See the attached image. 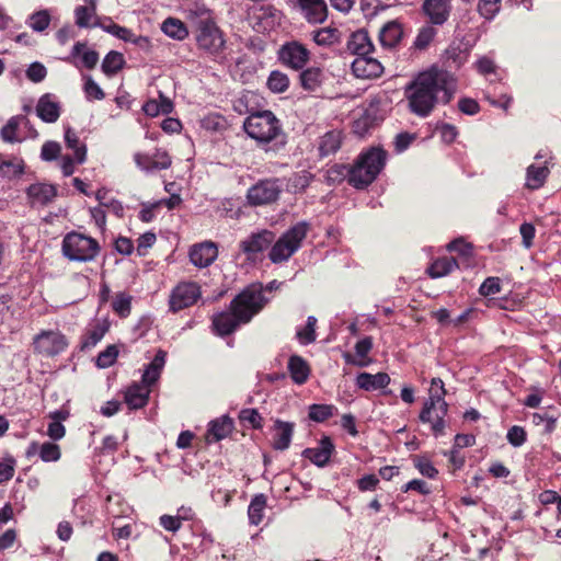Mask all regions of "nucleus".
Wrapping results in <instances>:
<instances>
[{
    "label": "nucleus",
    "instance_id": "44",
    "mask_svg": "<svg viewBox=\"0 0 561 561\" xmlns=\"http://www.w3.org/2000/svg\"><path fill=\"white\" fill-rule=\"evenodd\" d=\"M316 325H317V318L313 316H309L307 318L306 325L304 328L297 329L296 337L298 339L300 344L308 345L316 341V339H317Z\"/></svg>",
    "mask_w": 561,
    "mask_h": 561
},
{
    "label": "nucleus",
    "instance_id": "41",
    "mask_svg": "<svg viewBox=\"0 0 561 561\" xmlns=\"http://www.w3.org/2000/svg\"><path fill=\"white\" fill-rule=\"evenodd\" d=\"M255 95L251 92H243L237 99L232 101V110L239 115H250V113H256L254 107Z\"/></svg>",
    "mask_w": 561,
    "mask_h": 561
},
{
    "label": "nucleus",
    "instance_id": "1",
    "mask_svg": "<svg viewBox=\"0 0 561 561\" xmlns=\"http://www.w3.org/2000/svg\"><path fill=\"white\" fill-rule=\"evenodd\" d=\"M457 89L456 77L438 66L420 72L407 87L405 98L411 113L427 117L437 103L447 104Z\"/></svg>",
    "mask_w": 561,
    "mask_h": 561
},
{
    "label": "nucleus",
    "instance_id": "42",
    "mask_svg": "<svg viewBox=\"0 0 561 561\" xmlns=\"http://www.w3.org/2000/svg\"><path fill=\"white\" fill-rule=\"evenodd\" d=\"M350 178V167L335 163L325 172V183L330 186L339 185Z\"/></svg>",
    "mask_w": 561,
    "mask_h": 561
},
{
    "label": "nucleus",
    "instance_id": "23",
    "mask_svg": "<svg viewBox=\"0 0 561 561\" xmlns=\"http://www.w3.org/2000/svg\"><path fill=\"white\" fill-rule=\"evenodd\" d=\"M403 37V27L398 20L387 22L379 31V42L383 47H396Z\"/></svg>",
    "mask_w": 561,
    "mask_h": 561
},
{
    "label": "nucleus",
    "instance_id": "43",
    "mask_svg": "<svg viewBox=\"0 0 561 561\" xmlns=\"http://www.w3.org/2000/svg\"><path fill=\"white\" fill-rule=\"evenodd\" d=\"M65 141L67 147L75 151L76 162L83 163L85 161L87 148L84 145H79V138L70 127L65 131Z\"/></svg>",
    "mask_w": 561,
    "mask_h": 561
},
{
    "label": "nucleus",
    "instance_id": "16",
    "mask_svg": "<svg viewBox=\"0 0 561 561\" xmlns=\"http://www.w3.org/2000/svg\"><path fill=\"white\" fill-rule=\"evenodd\" d=\"M422 10L433 25H443L449 19L451 3L450 0H424Z\"/></svg>",
    "mask_w": 561,
    "mask_h": 561
},
{
    "label": "nucleus",
    "instance_id": "27",
    "mask_svg": "<svg viewBox=\"0 0 561 561\" xmlns=\"http://www.w3.org/2000/svg\"><path fill=\"white\" fill-rule=\"evenodd\" d=\"M87 43L85 42H77L71 51L70 55L66 58H64L67 62H72V60L79 56H81V64L83 67L88 69H93L96 64L99 62V54L98 51L93 49H85Z\"/></svg>",
    "mask_w": 561,
    "mask_h": 561
},
{
    "label": "nucleus",
    "instance_id": "64",
    "mask_svg": "<svg viewBox=\"0 0 561 561\" xmlns=\"http://www.w3.org/2000/svg\"><path fill=\"white\" fill-rule=\"evenodd\" d=\"M414 466L417 468L421 474L431 479L434 478L438 472L432 462L426 458L415 457Z\"/></svg>",
    "mask_w": 561,
    "mask_h": 561
},
{
    "label": "nucleus",
    "instance_id": "12",
    "mask_svg": "<svg viewBox=\"0 0 561 561\" xmlns=\"http://www.w3.org/2000/svg\"><path fill=\"white\" fill-rule=\"evenodd\" d=\"M68 346L66 336L59 331H42L34 337V350L48 357L62 353Z\"/></svg>",
    "mask_w": 561,
    "mask_h": 561
},
{
    "label": "nucleus",
    "instance_id": "57",
    "mask_svg": "<svg viewBox=\"0 0 561 561\" xmlns=\"http://www.w3.org/2000/svg\"><path fill=\"white\" fill-rule=\"evenodd\" d=\"M46 76V67L38 61L32 62L26 69V78L34 83L42 82Z\"/></svg>",
    "mask_w": 561,
    "mask_h": 561
},
{
    "label": "nucleus",
    "instance_id": "35",
    "mask_svg": "<svg viewBox=\"0 0 561 561\" xmlns=\"http://www.w3.org/2000/svg\"><path fill=\"white\" fill-rule=\"evenodd\" d=\"M457 267L458 263L454 257H442L434 261L426 272L432 278H439L448 275Z\"/></svg>",
    "mask_w": 561,
    "mask_h": 561
},
{
    "label": "nucleus",
    "instance_id": "51",
    "mask_svg": "<svg viewBox=\"0 0 561 561\" xmlns=\"http://www.w3.org/2000/svg\"><path fill=\"white\" fill-rule=\"evenodd\" d=\"M501 0H479L478 12L485 20H493L500 11Z\"/></svg>",
    "mask_w": 561,
    "mask_h": 561
},
{
    "label": "nucleus",
    "instance_id": "37",
    "mask_svg": "<svg viewBox=\"0 0 561 561\" xmlns=\"http://www.w3.org/2000/svg\"><path fill=\"white\" fill-rule=\"evenodd\" d=\"M125 66V58L122 53L111 50L106 54L102 61V71L107 76L112 77L117 73Z\"/></svg>",
    "mask_w": 561,
    "mask_h": 561
},
{
    "label": "nucleus",
    "instance_id": "60",
    "mask_svg": "<svg viewBox=\"0 0 561 561\" xmlns=\"http://www.w3.org/2000/svg\"><path fill=\"white\" fill-rule=\"evenodd\" d=\"M508 443L514 447H520L526 442V432L522 426H512L506 435Z\"/></svg>",
    "mask_w": 561,
    "mask_h": 561
},
{
    "label": "nucleus",
    "instance_id": "53",
    "mask_svg": "<svg viewBox=\"0 0 561 561\" xmlns=\"http://www.w3.org/2000/svg\"><path fill=\"white\" fill-rule=\"evenodd\" d=\"M118 355V350L115 345H108L96 357V365L100 368H107L114 364Z\"/></svg>",
    "mask_w": 561,
    "mask_h": 561
},
{
    "label": "nucleus",
    "instance_id": "32",
    "mask_svg": "<svg viewBox=\"0 0 561 561\" xmlns=\"http://www.w3.org/2000/svg\"><path fill=\"white\" fill-rule=\"evenodd\" d=\"M288 370L293 381L297 385L305 383L310 375L308 363L298 355L290 356L288 360Z\"/></svg>",
    "mask_w": 561,
    "mask_h": 561
},
{
    "label": "nucleus",
    "instance_id": "49",
    "mask_svg": "<svg viewBox=\"0 0 561 561\" xmlns=\"http://www.w3.org/2000/svg\"><path fill=\"white\" fill-rule=\"evenodd\" d=\"M335 408L330 404H311L309 407V417L314 422H324L333 415Z\"/></svg>",
    "mask_w": 561,
    "mask_h": 561
},
{
    "label": "nucleus",
    "instance_id": "58",
    "mask_svg": "<svg viewBox=\"0 0 561 561\" xmlns=\"http://www.w3.org/2000/svg\"><path fill=\"white\" fill-rule=\"evenodd\" d=\"M373 125V117L370 114L365 112L360 117L354 121L353 131L358 136H365Z\"/></svg>",
    "mask_w": 561,
    "mask_h": 561
},
{
    "label": "nucleus",
    "instance_id": "33",
    "mask_svg": "<svg viewBox=\"0 0 561 561\" xmlns=\"http://www.w3.org/2000/svg\"><path fill=\"white\" fill-rule=\"evenodd\" d=\"M550 171L547 165L530 164L526 171V186L538 190L543 186Z\"/></svg>",
    "mask_w": 561,
    "mask_h": 561
},
{
    "label": "nucleus",
    "instance_id": "9",
    "mask_svg": "<svg viewBox=\"0 0 561 561\" xmlns=\"http://www.w3.org/2000/svg\"><path fill=\"white\" fill-rule=\"evenodd\" d=\"M447 411L448 404L445 399L440 396H430L420 413V421L431 423L435 436L443 435L446 426L445 416Z\"/></svg>",
    "mask_w": 561,
    "mask_h": 561
},
{
    "label": "nucleus",
    "instance_id": "21",
    "mask_svg": "<svg viewBox=\"0 0 561 561\" xmlns=\"http://www.w3.org/2000/svg\"><path fill=\"white\" fill-rule=\"evenodd\" d=\"M299 7L310 23H322L328 16V8L324 0H299Z\"/></svg>",
    "mask_w": 561,
    "mask_h": 561
},
{
    "label": "nucleus",
    "instance_id": "36",
    "mask_svg": "<svg viewBox=\"0 0 561 561\" xmlns=\"http://www.w3.org/2000/svg\"><path fill=\"white\" fill-rule=\"evenodd\" d=\"M266 507V496L264 494H256L252 497L248 507V516L251 525H259L264 516Z\"/></svg>",
    "mask_w": 561,
    "mask_h": 561
},
{
    "label": "nucleus",
    "instance_id": "7",
    "mask_svg": "<svg viewBox=\"0 0 561 561\" xmlns=\"http://www.w3.org/2000/svg\"><path fill=\"white\" fill-rule=\"evenodd\" d=\"M100 252L99 242L83 233L69 232L62 240V253L70 261L90 262Z\"/></svg>",
    "mask_w": 561,
    "mask_h": 561
},
{
    "label": "nucleus",
    "instance_id": "47",
    "mask_svg": "<svg viewBox=\"0 0 561 561\" xmlns=\"http://www.w3.org/2000/svg\"><path fill=\"white\" fill-rule=\"evenodd\" d=\"M312 39L319 46H331L339 42L336 28L324 27L312 32Z\"/></svg>",
    "mask_w": 561,
    "mask_h": 561
},
{
    "label": "nucleus",
    "instance_id": "40",
    "mask_svg": "<svg viewBox=\"0 0 561 561\" xmlns=\"http://www.w3.org/2000/svg\"><path fill=\"white\" fill-rule=\"evenodd\" d=\"M341 147L340 133L329 131L322 136L319 144V152L321 157H327L335 153Z\"/></svg>",
    "mask_w": 561,
    "mask_h": 561
},
{
    "label": "nucleus",
    "instance_id": "8",
    "mask_svg": "<svg viewBox=\"0 0 561 561\" xmlns=\"http://www.w3.org/2000/svg\"><path fill=\"white\" fill-rule=\"evenodd\" d=\"M274 240L275 233L271 230L263 229L252 232L239 242V253L234 259L239 260L244 255V262L254 265L263 260L264 252L270 249Z\"/></svg>",
    "mask_w": 561,
    "mask_h": 561
},
{
    "label": "nucleus",
    "instance_id": "38",
    "mask_svg": "<svg viewBox=\"0 0 561 561\" xmlns=\"http://www.w3.org/2000/svg\"><path fill=\"white\" fill-rule=\"evenodd\" d=\"M95 8L81 5L76 8L75 10V16H76V24L79 27H95L99 25V19L95 18Z\"/></svg>",
    "mask_w": 561,
    "mask_h": 561
},
{
    "label": "nucleus",
    "instance_id": "45",
    "mask_svg": "<svg viewBox=\"0 0 561 561\" xmlns=\"http://www.w3.org/2000/svg\"><path fill=\"white\" fill-rule=\"evenodd\" d=\"M107 327L104 324H96L89 330L81 340V350H90L94 347L105 335Z\"/></svg>",
    "mask_w": 561,
    "mask_h": 561
},
{
    "label": "nucleus",
    "instance_id": "52",
    "mask_svg": "<svg viewBox=\"0 0 561 561\" xmlns=\"http://www.w3.org/2000/svg\"><path fill=\"white\" fill-rule=\"evenodd\" d=\"M436 35V30L431 25L423 26L414 41V47L417 49H425Z\"/></svg>",
    "mask_w": 561,
    "mask_h": 561
},
{
    "label": "nucleus",
    "instance_id": "2",
    "mask_svg": "<svg viewBox=\"0 0 561 561\" xmlns=\"http://www.w3.org/2000/svg\"><path fill=\"white\" fill-rule=\"evenodd\" d=\"M267 302L268 298L262 295L261 283L251 284L231 300L230 311H222L214 316L213 327L218 335H229L239 325L250 322Z\"/></svg>",
    "mask_w": 561,
    "mask_h": 561
},
{
    "label": "nucleus",
    "instance_id": "22",
    "mask_svg": "<svg viewBox=\"0 0 561 561\" xmlns=\"http://www.w3.org/2000/svg\"><path fill=\"white\" fill-rule=\"evenodd\" d=\"M390 376L387 373H359L356 377V386L365 391L385 389L390 383Z\"/></svg>",
    "mask_w": 561,
    "mask_h": 561
},
{
    "label": "nucleus",
    "instance_id": "48",
    "mask_svg": "<svg viewBox=\"0 0 561 561\" xmlns=\"http://www.w3.org/2000/svg\"><path fill=\"white\" fill-rule=\"evenodd\" d=\"M113 310L122 318L129 316L131 310V296L126 293H118L112 301Z\"/></svg>",
    "mask_w": 561,
    "mask_h": 561
},
{
    "label": "nucleus",
    "instance_id": "10",
    "mask_svg": "<svg viewBox=\"0 0 561 561\" xmlns=\"http://www.w3.org/2000/svg\"><path fill=\"white\" fill-rule=\"evenodd\" d=\"M282 191L283 187L279 179H265L248 190L247 199L252 206L268 205L278 199Z\"/></svg>",
    "mask_w": 561,
    "mask_h": 561
},
{
    "label": "nucleus",
    "instance_id": "61",
    "mask_svg": "<svg viewBox=\"0 0 561 561\" xmlns=\"http://www.w3.org/2000/svg\"><path fill=\"white\" fill-rule=\"evenodd\" d=\"M84 93L88 100H103L105 94L101 87L89 77L84 83Z\"/></svg>",
    "mask_w": 561,
    "mask_h": 561
},
{
    "label": "nucleus",
    "instance_id": "50",
    "mask_svg": "<svg viewBox=\"0 0 561 561\" xmlns=\"http://www.w3.org/2000/svg\"><path fill=\"white\" fill-rule=\"evenodd\" d=\"M50 23V15L47 10H41L37 12H34L30 16V27L35 32H43L45 31Z\"/></svg>",
    "mask_w": 561,
    "mask_h": 561
},
{
    "label": "nucleus",
    "instance_id": "59",
    "mask_svg": "<svg viewBox=\"0 0 561 561\" xmlns=\"http://www.w3.org/2000/svg\"><path fill=\"white\" fill-rule=\"evenodd\" d=\"M416 138L415 134H411L408 131L399 133L394 137L393 146L397 153H401L405 151L413 140Z\"/></svg>",
    "mask_w": 561,
    "mask_h": 561
},
{
    "label": "nucleus",
    "instance_id": "54",
    "mask_svg": "<svg viewBox=\"0 0 561 561\" xmlns=\"http://www.w3.org/2000/svg\"><path fill=\"white\" fill-rule=\"evenodd\" d=\"M39 457L45 462L57 461L60 458L59 446L50 442L42 444Z\"/></svg>",
    "mask_w": 561,
    "mask_h": 561
},
{
    "label": "nucleus",
    "instance_id": "13",
    "mask_svg": "<svg viewBox=\"0 0 561 561\" xmlns=\"http://www.w3.org/2000/svg\"><path fill=\"white\" fill-rule=\"evenodd\" d=\"M201 296V288L196 283H180L171 293L169 307L172 312L193 306Z\"/></svg>",
    "mask_w": 561,
    "mask_h": 561
},
{
    "label": "nucleus",
    "instance_id": "29",
    "mask_svg": "<svg viewBox=\"0 0 561 561\" xmlns=\"http://www.w3.org/2000/svg\"><path fill=\"white\" fill-rule=\"evenodd\" d=\"M325 79L324 71L320 67H308L299 73L300 85L309 92L317 91Z\"/></svg>",
    "mask_w": 561,
    "mask_h": 561
},
{
    "label": "nucleus",
    "instance_id": "56",
    "mask_svg": "<svg viewBox=\"0 0 561 561\" xmlns=\"http://www.w3.org/2000/svg\"><path fill=\"white\" fill-rule=\"evenodd\" d=\"M501 291V279L499 277H488L481 284L479 294L483 297L494 296Z\"/></svg>",
    "mask_w": 561,
    "mask_h": 561
},
{
    "label": "nucleus",
    "instance_id": "14",
    "mask_svg": "<svg viewBox=\"0 0 561 561\" xmlns=\"http://www.w3.org/2000/svg\"><path fill=\"white\" fill-rule=\"evenodd\" d=\"M191 263L199 268L208 267L218 256V247L213 241H204L191 247L188 252Z\"/></svg>",
    "mask_w": 561,
    "mask_h": 561
},
{
    "label": "nucleus",
    "instance_id": "20",
    "mask_svg": "<svg viewBox=\"0 0 561 561\" xmlns=\"http://www.w3.org/2000/svg\"><path fill=\"white\" fill-rule=\"evenodd\" d=\"M278 10L270 3L255 2L250 9V16L264 30L272 27L278 16Z\"/></svg>",
    "mask_w": 561,
    "mask_h": 561
},
{
    "label": "nucleus",
    "instance_id": "46",
    "mask_svg": "<svg viewBox=\"0 0 561 561\" xmlns=\"http://www.w3.org/2000/svg\"><path fill=\"white\" fill-rule=\"evenodd\" d=\"M267 88L274 93H283L289 88V78L279 70H273L267 78Z\"/></svg>",
    "mask_w": 561,
    "mask_h": 561
},
{
    "label": "nucleus",
    "instance_id": "55",
    "mask_svg": "<svg viewBox=\"0 0 561 561\" xmlns=\"http://www.w3.org/2000/svg\"><path fill=\"white\" fill-rule=\"evenodd\" d=\"M0 171L4 176L15 178L20 176L24 172V168L22 163L4 160L0 154Z\"/></svg>",
    "mask_w": 561,
    "mask_h": 561
},
{
    "label": "nucleus",
    "instance_id": "6",
    "mask_svg": "<svg viewBox=\"0 0 561 561\" xmlns=\"http://www.w3.org/2000/svg\"><path fill=\"white\" fill-rule=\"evenodd\" d=\"M308 230L309 224L307 221H299L285 231L277 240H274L268 252L271 262L278 264L288 261L300 249Z\"/></svg>",
    "mask_w": 561,
    "mask_h": 561
},
{
    "label": "nucleus",
    "instance_id": "4",
    "mask_svg": "<svg viewBox=\"0 0 561 561\" xmlns=\"http://www.w3.org/2000/svg\"><path fill=\"white\" fill-rule=\"evenodd\" d=\"M188 18L195 28L198 48L215 56L222 53L226 41L213 19L211 11L205 7H196L188 11Z\"/></svg>",
    "mask_w": 561,
    "mask_h": 561
},
{
    "label": "nucleus",
    "instance_id": "11",
    "mask_svg": "<svg viewBox=\"0 0 561 561\" xmlns=\"http://www.w3.org/2000/svg\"><path fill=\"white\" fill-rule=\"evenodd\" d=\"M277 58L287 68L302 70L310 59V50L298 41H289L278 48Z\"/></svg>",
    "mask_w": 561,
    "mask_h": 561
},
{
    "label": "nucleus",
    "instance_id": "28",
    "mask_svg": "<svg viewBox=\"0 0 561 561\" xmlns=\"http://www.w3.org/2000/svg\"><path fill=\"white\" fill-rule=\"evenodd\" d=\"M274 431L273 448L282 451L286 450L291 442L294 423L277 420L274 424Z\"/></svg>",
    "mask_w": 561,
    "mask_h": 561
},
{
    "label": "nucleus",
    "instance_id": "26",
    "mask_svg": "<svg viewBox=\"0 0 561 561\" xmlns=\"http://www.w3.org/2000/svg\"><path fill=\"white\" fill-rule=\"evenodd\" d=\"M167 352L159 350L151 363H149L142 374L141 382L146 386H151L158 381L160 374L165 365Z\"/></svg>",
    "mask_w": 561,
    "mask_h": 561
},
{
    "label": "nucleus",
    "instance_id": "5",
    "mask_svg": "<svg viewBox=\"0 0 561 561\" xmlns=\"http://www.w3.org/2000/svg\"><path fill=\"white\" fill-rule=\"evenodd\" d=\"M388 152L381 147H370L362 151L350 167L348 184L356 190L368 187L383 170Z\"/></svg>",
    "mask_w": 561,
    "mask_h": 561
},
{
    "label": "nucleus",
    "instance_id": "25",
    "mask_svg": "<svg viewBox=\"0 0 561 561\" xmlns=\"http://www.w3.org/2000/svg\"><path fill=\"white\" fill-rule=\"evenodd\" d=\"M233 430V421L228 415H222L209 422L207 428L208 442H219L226 438Z\"/></svg>",
    "mask_w": 561,
    "mask_h": 561
},
{
    "label": "nucleus",
    "instance_id": "62",
    "mask_svg": "<svg viewBox=\"0 0 561 561\" xmlns=\"http://www.w3.org/2000/svg\"><path fill=\"white\" fill-rule=\"evenodd\" d=\"M61 150V147L56 141H46L41 150V158L44 161H53L57 159Z\"/></svg>",
    "mask_w": 561,
    "mask_h": 561
},
{
    "label": "nucleus",
    "instance_id": "19",
    "mask_svg": "<svg viewBox=\"0 0 561 561\" xmlns=\"http://www.w3.org/2000/svg\"><path fill=\"white\" fill-rule=\"evenodd\" d=\"M333 450L334 445L331 438L324 436L321 438L318 447L304 449L302 456L309 459L316 466L324 467L329 462Z\"/></svg>",
    "mask_w": 561,
    "mask_h": 561
},
{
    "label": "nucleus",
    "instance_id": "34",
    "mask_svg": "<svg viewBox=\"0 0 561 561\" xmlns=\"http://www.w3.org/2000/svg\"><path fill=\"white\" fill-rule=\"evenodd\" d=\"M161 30L167 36L176 41H183L188 35L186 25L176 18L165 19L161 25Z\"/></svg>",
    "mask_w": 561,
    "mask_h": 561
},
{
    "label": "nucleus",
    "instance_id": "15",
    "mask_svg": "<svg viewBox=\"0 0 561 561\" xmlns=\"http://www.w3.org/2000/svg\"><path fill=\"white\" fill-rule=\"evenodd\" d=\"M25 193L31 207H43L54 201L57 190L51 184L34 183L26 188Z\"/></svg>",
    "mask_w": 561,
    "mask_h": 561
},
{
    "label": "nucleus",
    "instance_id": "63",
    "mask_svg": "<svg viewBox=\"0 0 561 561\" xmlns=\"http://www.w3.org/2000/svg\"><path fill=\"white\" fill-rule=\"evenodd\" d=\"M105 32L114 35L115 37L123 39L124 42L133 41V32L124 26L113 23L110 21L108 26L105 27Z\"/></svg>",
    "mask_w": 561,
    "mask_h": 561
},
{
    "label": "nucleus",
    "instance_id": "31",
    "mask_svg": "<svg viewBox=\"0 0 561 561\" xmlns=\"http://www.w3.org/2000/svg\"><path fill=\"white\" fill-rule=\"evenodd\" d=\"M149 394V386L134 383L126 390L125 402L133 410L141 409L147 404Z\"/></svg>",
    "mask_w": 561,
    "mask_h": 561
},
{
    "label": "nucleus",
    "instance_id": "3",
    "mask_svg": "<svg viewBox=\"0 0 561 561\" xmlns=\"http://www.w3.org/2000/svg\"><path fill=\"white\" fill-rule=\"evenodd\" d=\"M243 130L266 153H277L287 145V135L280 121L268 110L250 113L243 122Z\"/></svg>",
    "mask_w": 561,
    "mask_h": 561
},
{
    "label": "nucleus",
    "instance_id": "24",
    "mask_svg": "<svg viewBox=\"0 0 561 561\" xmlns=\"http://www.w3.org/2000/svg\"><path fill=\"white\" fill-rule=\"evenodd\" d=\"M347 49L356 55V57L370 55L374 50V45L370 41L366 30H358L354 32L347 42Z\"/></svg>",
    "mask_w": 561,
    "mask_h": 561
},
{
    "label": "nucleus",
    "instance_id": "30",
    "mask_svg": "<svg viewBox=\"0 0 561 561\" xmlns=\"http://www.w3.org/2000/svg\"><path fill=\"white\" fill-rule=\"evenodd\" d=\"M28 126L30 121L24 115L12 116L0 130V137L4 142L14 144L21 142L22 137L19 136V128L21 125Z\"/></svg>",
    "mask_w": 561,
    "mask_h": 561
},
{
    "label": "nucleus",
    "instance_id": "39",
    "mask_svg": "<svg viewBox=\"0 0 561 561\" xmlns=\"http://www.w3.org/2000/svg\"><path fill=\"white\" fill-rule=\"evenodd\" d=\"M371 348H373V339L370 336H365L364 339L359 340L355 344V353L360 359L357 362L352 360L350 354L345 355V359L347 363L354 364L358 367H366L369 364V362L366 360L365 358L368 355V353L371 351Z\"/></svg>",
    "mask_w": 561,
    "mask_h": 561
},
{
    "label": "nucleus",
    "instance_id": "17",
    "mask_svg": "<svg viewBox=\"0 0 561 561\" xmlns=\"http://www.w3.org/2000/svg\"><path fill=\"white\" fill-rule=\"evenodd\" d=\"M352 71L357 78H378L383 72L380 61L370 55L356 57L352 62Z\"/></svg>",
    "mask_w": 561,
    "mask_h": 561
},
{
    "label": "nucleus",
    "instance_id": "18",
    "mask_svg": "<svg viewBox=\"0 0 561 561\" xmlns=\"http://www.w3.org/2000/svg\"><path fill=\"white\" fill-rule=\"evenodd\" d=\"M36 115L45 123L53 124L60 117V103L51 93L43 94L36 104Z\"/></svg>",
    "mask_w": 561,
    "mask_h": 561
}]
</instances>
